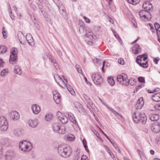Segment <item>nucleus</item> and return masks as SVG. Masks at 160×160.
<instances>
[{"label":"nucleus","instance_id":"obj_1","mask_svg":"<svg viewBox=\"0 0 160 160\" xmlns=\"http://www.w3.org/2000/svg\"><path fill=\"white\" fill-rule=\"evenodd\" d=\"M57 150L59 154L62 157L67 158L69 157L72 154V150L69 146L64 145L58 146Z\"/></svg>","mask_w":160,"mask_h":160},{"label":"nucleus","instance_id":"obj_2","mask_svg":"<svg viewBox=\"0 0 160 160\" xmlns=\"http://www.w3.org/2000/svg\"><path fill=\"white\" fill-rule=\"evenodd\" d=\"M132 119L134 122L136 123L141 122L145 124L146 123L147 118L144 113L136 111L132 115Z\"/></svg>","mask_w":160,"mask_h":160},{"label":"nucleus","instance_id":"obj_3","mask_svg":"<svg viewBox=\"0 0 160 160\" xmlns=\"http://www.w3.org/2000/svg\"><path fill=\"white\" fill-rule=\"evenodd\" d=\"M148 58L147 53L138 56L136 58V62L139 65L143 68H147L148 67V61L146 60Z\"/></svg>","mask_w":160,"mask_h":160},{"label":"nucleus","instance_id":"obj_4","mask_svg":"<svg viewBox=\"0 0 160 160\" xmlns=\"http://www.w3.org/2000/svg\"><path fill=\"white\" fill-rule=\"evenodd\" d=\"M19 146L20 149L23 152L29 151L32 148L31 143L27 140H23L20 142Z\"/></svg>","mask_w":160,"mask_h":160},{"label":"nucleus","instance_id":"obj_5","mask_svg":"<svg viewBox=\"0 0 160 160\" xmlns=\"http://www.w3.org/2000/svg\"><path fill=\"white\" fill-rule=\"evenodd\" d=\"M54 2L57 5L60 13L65 19H68L67 13L64 7L59 0H53Z\"/></svg>","mask_w":160,"mask_h":160},{"label":"nucleus","instance_id":"obj_6","mask_svg":"<svg viewBox=\"0 0 160 160\" xmlns=\"http://www.w3.org/2000/svg\"><path fill=\"white\" fill-rule=\"evenodd\" d=\"M11 54L9 62L12 64H15L17 62L18 51L16 48H13L11 50Z\"/></svg>","mask_w":160,"mask_h":160},{"label":"nucleus","instance_id":"obj_7","mask_svg":"<svg viewBox=\"0 0 160 160\" xmlns=\"http://www.w3.org/2000/svg\"><path fill=\"white\" fill-rule=\"evenodd\" d=\"M91 78L94 83L96 85L101 84L103 82V80L102 76L98 73L93 74Z\"/></svg>","mask_w":160,"mask_h":160},{"label":"nucleus","instance_id":"obj_8","mask_svg":"<svg viewBox=\"0 0 160 160\" xmlns=\"http://www.w3.org/2000/svg\"><path fill=\"white\" fill-rule=\"evenodd\" d=\"M8 127V122L5 117H0V130L2 131H6Z\"/></svg>","mask_w":160,"mask_h":160},{"label":"nucleus","instance_id":"obj_9","mask_svg":"<svg viewBox=\"0 0 160 160\" xmlns=\"http://www.w3.org/2000/svg\"><path fill=\"white\" fill-rule=\"evenodd\" d=\"M53 131L60 134H63L66 132V129L64 127H61L58 123H54L52 125Z\"/></svg>","mask_w":160,"mask_h":160},{"label":"nucleus","instance_id":"obj_10","mask_svg":"<svg viewBox=\"0 0 160 160\" xmlns=\"http://www.w3.org/2000/svg\"><path fill=\"white\" fill-rule=\"evenodd\" d=\"M139 15L141 18L145 21L150 20L151 18V14L148 12H147L144 10L140 11Z\"/></svg>","mask_w":160,"mask_h":160},{"label":"nucleus","instance_id":"obj_11","mask_svg":"<svg viewBox=\"0 0 160 160\" xmlns=\"http://www.w3.org/2000/svg\"><path fill=\"white\" fill-rule=\"evenodd\" d=\"M127 75L125 73H122L121 75H118L117 78V81L121 83V84L124 86L123 83H125L127 81Z\"/></svg>","mask_w":160,"mask_h":160},{"label":"nucleus","instance_id":"obj_12","mask_svg":"<svg viewBox=\"0 0 160 160\" xmlns=\"http://www.w3.org/2000/svg\"><path fill=\"white\" fill-rule=\"evenodd\" d=\"M15 155V153L13 150H10L6 152L5 155L7 160H11L14 158Z\"/></svg>","mask_w":160,"mask_h":160},{"label":"nucleus","instance_id":"obj_13","mask_svg":"<svg viewBox=\"0 0 160 160\" xmlns=\"http://www.w3.org/2000/svg\"><path fill=\"white\" fill-rule=\"evenodd\" d=\"M142 8L147 12L152 9V6L151 3L148 1H145L142 6Z\"/></svg>","mask_w":160,"mask_h":160},{"label":"nucleus","instance_id":"obj_14","mask_svg":"<svg viewBox=\"0 0 160 160\" xmlns=\"http://www.w3.org/2000/svg\"><path fill=\"white\" fill-rule=\"evenodd\" d=\"M53 98L55 102L57 104L59 103L60 102L61 97L57 90L52 91Z\"/></svg>","mask_w":160,"mask_h":160},{"label":"nucleus","instance_id":"obj_15","mask_svg":"<svg viewBox=\"0 0 160 160\" xmlns=\"http://www.w3.org/2000/svg\"><path fill=\"white\" fill-rule=\"evenodd\" d=\"M152 131L156 133H157L160 131V123L157 122L152 125L151 127Z\"/></svg>","mask_w":160,"mask_h":160},{"label":"nucleus","instance_id":"obj_16","mask_svg":"<svg viewBox=\"0 0 160 160\" xmlns=\"http://www.w3.org/2000/svg\"><path fill=\"white\" fill-rule=\"evenodd\" d=\"M61 87L63 88H65L66 87L67 89L71 94L73 95H75V91L72 88V87L69 84L65 83L64 82L62 85H61Z\"/></svg>","mask_w":160,"mask_h":160},{"label":"nucleus","instance_id":"obj_17","mask_svg":"<svg viewBox=\"0 0 160 160\" xmlns=\"http://www.w3.org/2000/svg\"><path fill=\"white\" fill-rule=\"evenodd\" d=\"M10 118L12 119L18 120L20 118L19 114L16 111H12L9 113Z\"/></svg>","mask_w":160,"mask_h":160},{"label":"nucleus","instance_id":"obj_18","mask_svg":"<svg viewBox=\"0 0 160 160\" xmlns=\"http://www.w3.org/2000/svg\"><path fill=\"white\" fill-rule=\"evenodd\" d=\"M31 109L33 113L35 114H38L41 111L40 106L37 104H33L32 105Z\"/></svg>","mask_w":160,"mask_h":160},{"label":"nucleus","instance_id":"obj_19","mask_svg":"<svg viewBox=\"0 0 160 160\" xmlns=\"http://www.w3.org/2000/svg\"><path fill=\"white\" fill-rule=\"evenodd\" d=\"M132 51L133 53L138 54L141 52L142 49L139 45L136 44L132 47Z\"/></svg>","mask_w":160,"mask_h":160},{"label":"nucleus","instance_id":"obj_20","mask_svg":"<svg viewBox=\"0 0 160 160\" xmlns=\"http://www.w3.org/2000/svg\"><path fill=\"white\" fill-rule=\"evenodd\" d=\"M75 104L76 108H77L80 112L82 114L85 113L86 110L81 104L78 102H75Z\"/></svg>","mask_w":160,"mask_h":160},{"label":"nucleus","instance_id":"obj_21","mask_svg":"<svg viewBox=\"0 0 160 160\" xmlns=\"http://www.w3.org/2000/svg\"><path fill=\"white\" fill-rule=\"evenodd\" d=\"M28 125L31 127L35 128L37 127L38 124V122L37 120H32L30 119L28 121Z\"/></svg>","mask_w":160,"mask_h":160},{"label":"nucleus","instance_id":"obj_22","mask_svg":"<svg viewBox=\"0 0 160 160\" xmlns=\"http://www.w3.org/2000/svg\"><path fill=\"white\" fill-rule=\"evenodd\" d=\"M54 78L56 82L60 86L62 85L65 82L63 79L57 74H54Z\"/></svg>","mask_w":160,"mask_h":160},{"label":"nucleus","instance_id":"obj_23","mask_svg":"<svg viewBox=\"0 0 160 160\" xmlns=\"http://www.w3.org/2000/svg\"><path fill=\"white\" fill-rule=\"evenodd\" d=\"M136 82V80L133 78H131L129 79V80L127 78V81L125 83H123L125 86H127L129 84H130L132 86L134 85L135 84Z\"/></svg>","mask_w":160,"mask_h":160},{"label":"nucleus","instance_id":"obj_24","mask_svg":"<svg viewBox=\"0 0 160 160\" xmlns=\"http://www.w3.org/2000/svg\"><path fill=\"white\" fill-rule=\"evenodd\" d=\"M58 118L62 123L63 124L67 123L68 121V117L64 115H62L60 116Z\"/></svg>","mask_w":160,"mask_h":160},{"label":"nucleus","instance_id":"obj_25","mask_svg":"<svg viewBox=\"0 0 160 160\" xmlns=\"http://www.w3.org/2000/svg\"><path fill=\"white\" fill-rule=\"evenodd\" d=\"M159 118V115L158 114L152 113L150 114L149 118L152 121H155L158 120Z\"/></svg>","mask_w":160,"mask_h":160},{"label":"nucleus","instance_id":"obj_26","mask_svg":"<svg viewBox=\"0 0 160 160\" xmlns=\"http://www.w3.org/2000/svg\"><path fill=\"white\" fill-rule=\"evenodd\" d=\"M68 117L70 121L72 122L74 124L78 125V123L75 119V117L73 114L71 112H69L68 114Z\"/></svg>","mask_w":160,"mask_h":160},{"label":"nucleus","instance_id":"obj_27","mask_svg":"<svg viewBox=\"0 0 160 160\" xmlns=\"http://www.w3.org/2000/svg\"><path fill=\"white\" fill-rule=\"evenodd\" d=\"M13 134L16 137H19L22 135V132L20 129H15L13 131Z\"/></svg>","mask_w":160,"mask_h":160},{"label":"nucleus","instance_id":"obj_28","mask_svg":"<svg viewBox=\"0 0 160 160\" xmlns=\"http://www.w3.org/2000/svg\"><path fill=\"white\" fill-rule=\"evenodd\" d=\"M64 138L66 141H72L75 138L74 136L72 134L66 135Z\"/></svg>","mask_w":160,"mask_h":160},{"label":"nucleus","instance_id":"obj_29","mask_svg":"<svg viewBox=\"0 0 160 160\" xmlns=\"http://www.w3.org/2000/svg\"><path fill=\"white\" fill-rule=\"evenodd\" d=\"M152 98L153 101L155 102L160 101V92L154 94L152 96Z\"/></svg>","mask_w":160,"mask_h":160},{"label":"nucleus","instance_id":"obj_30","mask_svg":"<svg viewBox=\"0 0 160 160\" xmlns=\"http://www.w3.org/2000/svg\"><path fill=\"white\" fill-rule=\"evenodd\" d=\"M26 39H27L29 45L32 46V43H33L32 41L33 40L31 35L30 33H29L28 35H27Z\"/></svg>","mask_w":160,"mask_h":160},{"label":"nucleus","instance_id":"obj_31","mask_svg":"<svg viewBox=\"0 0 160 160\" xmlns=\"http://www.w3.org/2000/svg\"><path fill=\"white\" fill-rule=\"evenodd\" d=\"M14 72L18 75H21L22 73L21 69L18 66L16 65L14 68Z\"/></svg>","mask_w":160,"mask_h":160},{"label":"nucleus","instance_id":"obj_32","mask_svg":"<svg viewBox=\"0 0 160 160\" xmlns=\"http://www.w3.org/2000/svg\"><path fill=\"white\" fill-rule=\"evenodd\" d=\"M139 101H137V103L135 105L136 109H141L143 107L144 102V101H141V103H139Z\"/></svg>","mask_w":160,"mask_h":160},{"label":"nucleus","instance_id":"obj_33","mask_svg":"<svg viewBox=\"0 0 160 160\" xmlns=\"http://www.w3.org/2000/svg\"><path fill=\"white\" fill-rule=\"evenodd\" d=\"M7 48L4 45H0V54H3L7 51Z\"/></svg>","mask_w":160,"mask_h":160},{"label":"nucleus","instance_id":"obj_34","mask_svg":"<svg viewBox=\"0 0 160 160\" xmlns=\"http://www.w3.org/2000/svg\"><path fill=\"white\" fill-rule=\"evenodd\" d=\"M91 129L94 134L99 139L101 140L102 142H103V140H102V138L99 136V133L96 131V130L93 128H91Z\"/></svg>","mask_w":160,"mask_h":160},{"label":"nucleus","instance_id":"obj_35","mask_svg":"<svg viewBox=\"0 0 160 160\" xmlns=\"http://www.w3.org/2000/svg\"><path fill=\"white\" fill-rule=\"evenodd\" d=\"M154 27L158 35L159 33L160 34V25L158 23L156 22L154 24Z\"/></svg>","mask_w":160,"mask_h":160},{"label":"nucleus","instance_id":"obj_36","mask_svg":"<svg viewBox=\"0 0 160 160\" xmlns=\"http://www.w3.org/2000/svg\"><path fill=\"white\" fill-rule=\"evenodd\" d=\"M108 81L109 83L112 86H113L115 83L114 79L111 76L108 78Z\"/></svg>","mask_w":160,"mask_h":160},{"label":"nucleus","instance_id":"obj_37","mask_svg":"<svg viewBox=\"0 0 160 160\" xmlns=\"http://www.w3.org/2000/svg\"><path fill=\"white\" fill-rule=\"evenodd\" d=\"M18 38L19 40H22L25 38L23 33L21 31H19L18 33Z\"/></svg>","mask_w":160,"mask_h":160},{"label":"nucleus","instance_id":"obj_38","mask_svg":"<svg viewBox=\"0 0 160 160\" xmlns=\"http://www.w3.org/2000/svg\"><path fill=\"white\" fill-rule=\"evenodd\" d=\"M51 61L55 68L57 69L58 68V66L56 61L54 59H52V58H51Z\"/></svg>","mask_w":160,"mask_h":160},{"label":"nucleus","instance_id":"obj_39","mask_svg":"<svg viewBox=\"0 0 160 160\" xmlns=\"http://www.w3.org/2000/svg\"><path fill=\"white\" fill-rule=\"evenodd\" d=\"M42 0H36L37 5L40 9H42L43 7L42 4Z\"/></svg>","mask_w":160,"mask_h":160},{"label":"nucleus","instance_id":"obj_40","mask_svg":"<svg viewBox=\"0 0 160 160\" xmlns=\"http://www.w3.org/2000/svg\"><path fill=\"white\" fill-rule=\"evenodd\" d=\"M83 97L85 99L86 101L89 104H90L92 103V101L90 100L88 96L85 94H83Z\"/></svg>","mask_w":160,"mask_h":160},{"label":"nucleus","instance_id":"obj_41","mask_svg":"<svg viewBox=\"0 0 160 160\" xmlns=\"http://www.w3.org/2000/svg\"><path fill=\"white\" fill-rule=\"evenodd\" d=\"M76 68L77 70V71L78 72L81 74L83 76H84V74L82 72V70L80 68V66L78 64H76Z\"/></svg>","mask_w":160,"mask_h":160},{"label":"nucleus","instance_id":"obj_42","mask_svg":"<svg viewBox=\"0 0 160 160\" xmlns=\"http://www.w3.org/2000/svg\"><path fill=\"white\" fill-rule=\"evenodd\" d=\"M82 143L85 149L86 150L87 152H89V150L88 149V146L87 145V142L85 139H83L82 140Z\"/></svg>","mask_w":160,"mask_h":160},{"label":"nucleus","instance_id":"obj_43","mask_svg":"<svg viewBox=\"0 0 160 160\" xmlns=\"http://www.w3.org/2000/svg\"><path fill=\"white\" fill-rule=\"evenodd\" d=\"M108 109L109 110L112 112L115 115H118L119 116L121 117H122V116L119 113H118V112H117L116 111H115L113 109V108L111 107H108Z\"/></svg>","mask_w":160,"mask_h":160},{"label":"nucleus","instance_id":"obj_44","mask_svg":"<svg viewBox=\"0 0 160 160\" xmlns=\"http://www.w3.org/2000/svg\"><path fill=\"white\" fill-rule=\"evenodd\" d=\"M138 81L141 83H145V80L144 78L142 77H138Z\"/></svg>","mask_w":160,"mask_h":160},{"label":"nucleus","instance_id":"obj_45","mask_svg":"<svg viewBox=\"0 0 160 160\" xmlns=\"http://www.w3.org/2000/svg\"><path fill=\"white\" fill-rule=\"evenodd\" d=\"M8 69H4L2 70L1 72V76L2 77H4L5 76V73L8 72Z\"/></svg>","mask_w":160,"mask_h":160},{"label":"nucleus","instance_id":"obj_46","mask_svg":"<svg viewBox=\"0 0 160 160\" xmlns=\"http://www.w3.org/2000/svg\"><path fill=\"white\" fill-rule=\"evenodd\" d=\"M45 120L47 122L50 121V115L49 113L46 114L45 118Z\"/></svg>","mask_w":160,"mask_h":160},{"label":"nucleus","instance_id":"obj_47","mask_svg":"<svg viewBox=\"0 0 160 160\" xmlns=\"http://www.w3.org/2000/svg\"><path fill=\"white\" fill-rule=\"evenodd\" d=\"M84 31V26L83 25H81L79 28V31L80 33H83Z\"/></svg>","mask_w":160,"mask_h":160},{"label":"nucleus","instance_id":"obj_48","mask_svg":"<svg viewBox=\"0 0 160 160\" xmlns=\"http://www.w3.org/2000/svg\"><path fill=\"white\" fill-rule=\"evenodd\" d=\"M118 62L119 64L122 65H124L125 64V62L124 60L121 58H120L118 59Z\"/></svg>","mask_w":160,"mask_h":160},{"label":"nucleus","instance_id":"obj_49","mask_svg":"<svg viewBox=\"0 0 160 160\" xmlns=\"http://www.w3.org/2000/svg\"><path fill=\"white\" fill-rule=\"evenodd\" d=\"M4 28L3 27L2 28V33L3 34V37L4 38H6L7 37V36L6 34L5 33L6 32L4 30Z\"/></svg>","mask_w":160,"mask_h":160},{"label":"nucleus","instance_id":"obj_50","mask_svg":"<svg viewBox=\"0 0 160 160\" xmlns=\"http://www.w3.org/2000/svg\"><path fill=\"white\" fill-rule=\"evenodd\" d=\"M140 0H133V5H135L138 3L140 2Z\"/></svg>","mask_w":160,"mask_h":160},{"label":"nucleus","instance_id":"obj_51","mask_svg":"<svg viewBox=\"0 0 160 160\" xmlns=\"http://www.w3.org/2000/svg\"><path fill=\"white\" fill-rule=\"evenodd\" d=\"M159 60V58L158 57L154 58L153 59V62L156 64H158V62Z\"/></svg>","mask_w":160,"mask_h":160},{"label":"nucleus","instance_id":"obj_52","mask_svg":"<svg viewBox=\"0 0 160 160\" xmlns=\"http://www.w3.org/2000/svg\"><path fill=\"white\" fill-rule=\"evenodd\" d=\"M155 109L158 110H160V104H157L154 106Z\"/></svg>","mask_w":160,"mask_h":160},{"label":"nucleus","instance_id":"obj_53","mask_svg":"<svg viewBox=\"0 0 160 160\" xmlns=\"http://www.w3.org/2000/svg\"><path fill=\"white\" fill-rule=\"evenodd\" d=\"M83 18H84L86 22L87 23H89L90 22V20L89 19L87 18V17H86L85 16H84Z\"/></svg>","mask_w":160,"mask_h":160},{"label":"nucleus","instance_id":"obj_54","mask_svg":"<svg viewBox=\"0 0 160 160\" xmlns=\"http://www.w3.org/2000/svg\"><path fill=\"white\" fill-rule=\"evenodd\" d=\"M4 65V62H3L2 59H0V68L3 67Z\"/></svg>","mask_w":160,"mask_h":160},{"label":"nucleus","instance_id":"obj_55","mask_svg":"<svg viewBox=\"0 0 160 160\" xmlns=\"http://www.w3.org/2000/svg\"><path fill=\"white\" fill-rule=\"evenodd\" d=\"M108 153L111 156V157L112 158H114V155H113V154L112 153V152L111 151V150H110V151H109V152H108Z\"/></svg>","mask_w":160,"mask_h":160},{"label":"nucleus","instance_id":"obj_56","mask_svg":"<svg viewBox=\"0 0 160 160\" xmlns=\"http://www.w3.org/2000/svg\"><path fill=\"white\" fill-rule=\"evenodd\" d=\"M142 87V85H138V86H137L136 87V91L137 92L138 91L139 89L140 88H141Z\"/></svg>","mask_w":160,"mask_h":160},{"label":"nucleus","instance_id":"obj_57","mask_svg":"<svg viewBox=\"0 0 160 160\" xmlns=\"http://www.w3.org/2000/svg\"><path fill=\"white\" fill-rule=\"evenodd\" d=\"M108 18L109 21L111 23H113L114 22V21L110 17H109L108 16Z\"/></svg>","mask_w":160,"mask_h":160},{"label":"nucleus","instance_id":"obj_58","mask_svg":"<svg viewBox=\"0 0 160 160\" xmlns=\"http://www.w3.org/2000/svg\"><path fill=\"white\" fill-rule=\"evenodd\" d=\"M91 30H89V31L88 32L89 33V34H88L86 33L85 34V37H88L89 36L91 35Z\"/></svg>","mask_w":160,"mask_h":160},{"label":"nucleus","instance_id":"obj_59","mask_svg":"<svg viewBox=\"0 0 160 160\" xmlns=\"http://www.w3.org/2000/svg\"><path fill=\"white\" fill-rule=\"evenodd\" d=\"M112 145L116 149H117V148H118V145H117L115 143V142H114Z\"/></svg>","mask_w":160,"mask_h":160},{"label":"nucleus","instance_id":"obj_60","mask_svg":"<svg viewBox=\"0 0 160 160\" xmlns=\"http://www.w3.org/2000/svg\"><path fill=\"white\" fill-rule=\"evenodd\" d=\"M138 153L139 154L140 157L141 158L142 155V152L139 149H138Z\"/></svg>","mask_w":160,"mask_h":160},{"label":"nucleus","instance_id":"obj_61","mask_svg":"<svg viewBox=\"0 0 160 160\" xmlns=\"http://www.w3.org/2000/svg\"><path fill=\"white\" fill-rule=\"evenodd\" d=\"M104 147L108 152L111 150L107 146L105 145Z\"/></svg>","mask_w":160,"mask_h":160},{"label":"nucleus","instance_id":"obj_62","mask_svg":"<svg viewBox=\"0 0 160 160\" xmlns=\"http://www.w3.org/2000/svg\"><path fill=\"white\" fill-rule=\"evenodd\" d=\"M137 101H139V103H141V101H144L143 100V98L142 97L140 98Z\"/></svg>","mask_w":160,"mask_h":160},{"label":"nucleus","instance_id":"obj_63","mask_svg":"<svg viewBox=\"0 0 160 160\" xmlns=\"http://www.w3.org/2000/svg\"><path fill=\"white\" fill-rule=\"evenodd\" d=\"M159 89V88H156V89H155L153 90H152V93H154V92H157V91H158V90Z\"/></svg>","mask_w":160,"mask_h":160},{"label":"nucleus","instance_id":"obj_64","mask_svg":"<svg viewBox=\"0 0 160 160\" xmlns=\"http://www.w3.org/2000/svg\"><path fill=\"white\" fill-rule=\"evenodd\" d=\"M79 158V155L77 154L76 155H75L74 159L75 160H78Z\"/></svg>","mask_w":160,"mask_h":160}]
</instances>
